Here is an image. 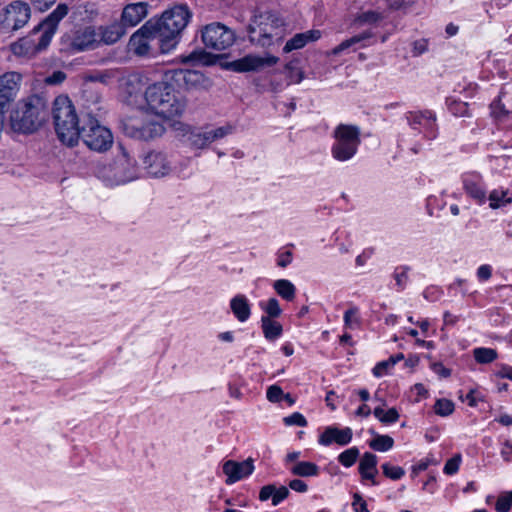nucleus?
Listing matches in <instances>:
<instances>
[{"label": "nucleus", "mask_w": 512, "mask_h": 512, "mask_svg": "<svg viewBox=\"0 0 512 512\" xmlns=\"http://www.w3.org/2000/svg\"><path fill=\"white\" fill-rule=\"evenodd\" d=\"M230 308L239 322H246L251 315L249 301L243 294H237L230 300Z\"/></svg>", "instance_id": "a878e982"}, {"label": "nucleus", "mask_w": 512, "mask_h": 512, "mask_svg": "<svg viewBox=\"0 0 512 512\" xmlns=\"http://www.w3.org/2000/svg\"><path fill=\"white\" fill-rule=\"evenodd\" d=\"M387 18L385 10H362L358 12L353 20V24L356 26L372 25L376 26L380 24L384 19Z\"/></svg>", "instance_id": "393cba45"}, {"label": "nucleus", "mask_w": 512, "mask_h": 512, "mask_svg": "<svg viewBox=\"0 0 512 512\" xmlns=\"http://www.w3.org/2000/svg\"><path fill=\"white\" fill-rule=\"evenodd\" d=\"M500 455L505 462H512V444L510 441L505 440L503 442L500 450Z\"/></svg>", "instance_id": "bf43d9fd"}, {"label": "nucleus", "mask_w": 512, "mask_h": 512, "mask_svg": "<svg viewBox=\"0 0 512 512\" xmlns=\"http://www.w3.org/2000/svg\"><path fill=\"white\" fill-rule=\"evenodd\" d=\"M53 120L60 141L74 146L79 140V119L71 100L67 96H58L53 103Z\"/></svg>", "instance_id": "20e7f679"}, {"label": "nucleus", "mask_w": 512, "mask_h": 512, "mask_svg": "<svg viewBox=\"0 0 512 512\" xmlns=\"http://www.w3.org/2000/svg\"><path fill=\"white\" fill-rule=\"evenodd\" d=\"M289 487L296 491V492H300V493H304L308 490V486L307 484L300 480V479H294V480H291L289 482Z\"/></svg>", "instance_id": "69168bd1"}, {"label": "nucleus", "mask_w": 512, "mask_h": 512, "mask_svg": "<svg viewBox=\"0 0 512 512\" xmlns=\"http://www.w3.org/2000/svg\"><path fill=\"white\" fill-rule=\"evenodd\" d=\"M259 305L267 314L264 317H270V319H273L279 317L282 313L279 302L276 298H270L266 302H260Z\"/></svg>", "instance_id": "e433bc0d"}, {"label": "nucleus", "mask_w": 512, "mask_h": 512, "mask_svg": "<svg viewBox=\"0 0 512 512\" xmlns=\"http://www.w3.org/2000/svg\"><path fill=\"white\" fill-rule=\"evenodd\" d=\"M66 79V74L63 71H54L51 75H49L45 82L49 85H58L61 84Z\"/></svg>", "instance_id": "4d7b16f0"}, {"label": "nucleus", "mask_w": 512, "mask_h": 512, "mask_svg": "<svg viewBox=\"0 0 512 512\" xmlns=\"http://www.w3.org/2000/svg\"><path fill=\"white\" fill-rule=\"evenodd\" d=\"M31 17V8L24 1H13L3 11L1 25L6 31H16L25 26Z\"/></svg>", "instance_id": "ddd939ff"}, {"label": "nucleus", "mask_w": 512, "mask_h": 512, "mask_svg": "<svg viewBox=\"0 0 512 512\" xmlns=\"http://www.w3.org/2000/svg\"><path fill=\"white\" fill-rule=\"evenodd\" d=\"M254 461L248 458L242 462L227 460L223 463V473L227 476L225 483L231 485L250 476L254 471Z\"/></svg>", "instance_id": "a211bd4d"}, {"label": "nucleus", "mask_w": 512, "mask_h": 512, "mask_svg": "<svg viewBox=\"0 0 512 512\" xmlns=\"http://www.w3.org/2000/svg\"><path fill=\"white\" fill-rule=\"evenodd\" d=\"M434 410L440 416H448L454 411V403L448 399H438L434 405Z\"/></svg>", "instance_id": "a19ab883"}, {"label": "nucleus", "mask_w": 512, "mask_h": 512, "mask_svg": "<svg viewBox=\"0 0 512 512\" xmlns=\"http://www.w3.org/2000/svg\"><path fill=\"white\" fill-rule=\"evenodd\" d=\"M432 370L441 377L447 378L451 375V370L446 368L442 363L436 362L431 365Z\"/></svg>", "instance_id": "0e129e2a"}, {"label": "nucleus", "mask_w": 512, "mask_h": 512, "mask_svg": "<svg viewBox=\"0 0 512 512\" xmlns=\"http://www.w3.org/2000/svg\"><path fill=\"white\" fill-rule=\"evenodd\" d=\"M99 31L102 42L114 44L126 33V27L121 21L113 22L110 25L100 27Z\"/></svg>", "instance_id": "cd10ccee"}, {"label": "nucleus", "mask_w": 512, "mask_h": 512, "mask_svg": "<svg viewBox=\"0 0 512 512\" xmlns=\"http://www.w3.org/2000/svg\"><path fill=\"white\" fill-rule=\"evenodd\" d=\"M79 138L90 150L99 153L109 150L114 141L112 132L90 113L83 116Z\"/></svg>", "instance_id": "6e6552de"}, {"label": "nucleus", "mask_w": 512, "mask_h": 512, "mask_svg": "<svg viewBox=\"0 0 512 512\" xmlns=\"http://www.w3.org/2000/svg\"><path fill=\"white\" fill-rule=\"evenodd\" d=\"M475 361L479 364H490L498 358L497 350L487 347H477L472 351Z\"/></svg>", "instance_id": "72a5a7b5"}, {"label": "nucleus", "mask_w": 512, "mask_h": 512, "mask_svg": "<svg viewBox=\"0 0 512 512\" xmlns=\"http://www.w3.org/2000/svg\"><path fill=\"white\" fill-rule=\"evenodd\" d=\"M461 179L466 195L477 205H484L487 201V188L482 175L478 172H467Z\"/></svg>", "instance_id": "2eb2a0df"}, {"label": "nucleus", "mask_w": 512, "mask_h": 512, "mask_svg": "<svg viewBox=\"0 0 512 512\" xmlns=\"http://www.w3.org/2000/svg\"><path fill=\"white\" fill-rule=\"evenodd\" d=\"M401 269H402L401 271H398V270L395 271L394 278H395L396 283L399 286V288L403 289L407 282V279H408V275H407L408 269L406 267H402Z\"/></svg>", "instance_id": "680f3d73"}, {"label": "nucleus", "mask_w": 512, "mask_h": 512, "mask_svg": "<svg viewBox=\"0 0 512 512\" xmlns=\"http://www.w3.org/2000/svg\"><path fill=\"white\" fill-rule=\"evenodd\" d=\"M373 414L377 419L385 424L395 423L400 417L398 411L395 408H390L385 412L383 408L376 407L373 411Z\"/></svg>", "instance_id": "f704fd0d"}, {"label": "nucleus", "mask_w": 512, "mask_h": 512, "mask_svg": "<svg viewBox=\"0 0 512 512\" xmlns=\"http://www.w3.org/2000/svg\"><path fill=\"white\" fill-rule=\"evenodd\" d=\"M289 496V490L285 486H280L279 488H276V492H274L272 497V505L277 506L280 504L283 500H285Z\"/></svg>", "instance_id": "603ef678"}, {"label": "nucleus", "mask_w": 512, "mask_h": 512, "mask_svg": "<svg viewBox=\"0 0 512 512\" xmlns=\"http://www.w3.org/2000/svg\"><path fill=\"white\" fill-rule=\"evenodd\" d=\"M489 207L491 209H499L512 203V197L509 196L508 189L497 188L492 190L487 196Z\"/></svg>", "instance_id": "c85d7f7f"}, {"label": "nucleus", "mask_w": 512, "mask_h": 512, "mask_svg": "<svg viewBox=\"0 0 512 512\" xmlns=\"http://www.w3.org/2000/svg\"><path fill=\"white\" fill-rule=\"evenodd\" d=\"M274 492H276V486L273 484L265 485L260 489L259 499L260 501H267L269 498L272 499Z\"/></svg>", "instance_id": "052dcab7"}, {"label": "nucleus", "mask_w": 512, "mask_h": 512, "mask_svg": "<svg viewBox=\"0 0 512 512\" xmlns=\"http://www.w3.org/2000/svg\"><path fill=\"white\" fill-rule=\"evenodd\" d=\"M283 421H284L285 425H287V426H293V425L299 426V427L307 426V420L299 412H294L290 416L285 417L283 419Z\"/></svg>", "instance_id": "de8ad7c7"}, {"label": "nucleus", "mask_w": 512, "mask_h": 512, "mask_svg": "<svg viewBox=\"0 0 512 512\" xmlns=\"http://www.w3.org/2000/svg\"><path fill=\"white\" fill-rule=\"evenodd\" d=\"M352 507L355 512H369L366 501L358 493L353 495Z\"/></svg>", "instance_id": "864d4df0"}, {"label": "nucleus", "mask_w": 512, "mask_h": 512, "mask_svg": "<svg viewBox=\"0 0 512 512\" xmlns=\"http://www.w3.org/2000/svg\"><path fill=\"white\" fill-rule=\"evenodd\" d=\"M273 288L276 293L287 301H292L295 298L296 287L292 282L286 279H279L273 283Z\"/></svg>", "instance_id": "2f4dec72"}, {"label": "nucleus", "mask_w": 512, "mask_h": 512, "mask_svg": "<svg viewBox=\"0 0 512 512\" xmlns=\"http://www.w3.org/2000/svg\"><path fill=\"white\" fill-rule=\"evenodd\" d=\"M460 462H461L460 455H456V456L452 457L451 459H449L445 463V466H444V469H443L444 473L447 474V475L455 474L458 471V469H459Z\"/></svg>", "instance_id": "8fccbe9b"}, {"label": "nucleus", "mask_w": 512, "mask_h": 512, "mask_svg": "<svg viewBox=\"0 0 512 512\" xmlns=\"http://www.w3.org/2000/svg\"><path fill=\"white\" fill-rule=\"evenodd\" d=\"M352 429L349 427L339 429L334 426H328L319 436L318 442L323 446H329L332 443L345 446L352 440Z\"/></svg>", "instance_id": "412c9836"}, {"label": "nucleus", "mask_w": 512, "mask_h": 512, "mask_svg": "<svg viewBox=\"0 0 512 512\" xmlns=\"http://www.w3.org/2000/svg\"><path fill=\"white\" fill-rule=\"evenodd\" d=\"M261 328L264 337L269 341H275L283 332L282 325L270 317H261Z\"/></svg>", "instance_id": "c756f323"}, {"label": "nucleus", "mask_w": 512, "mask_h": 512, "mask_svg": "<svg viewBox=\"0 0 512 512\" xmlns=\"http://www.w3.org/2000/svg\"><path fill=\"white\" fill-rule=\"evenodd\" d=\"M68 11L69 8L66 4H58L53 12L34 27L28 37L21 39L20 45L25 47L26 53H35L46 49L49 46L60 21L68 14Z\"/></svg>", "instance_id": "39448f33"}, {"label": "nucleus", "mask_w": 512, "mask_h": 512, "mask_svg": "<svg viewBox=\"0 0 512 512\" xmlns=\"http://www.w3.org/2000/svg\"><path fill=\"white\" fill-rule=\"evenodd\" d=\"M98 33L92 26L75 30L70 37L69 47L74 52H81L95 48L98 43Z\"/></svg>", "instance_id": "aec40b11"}, {"label": "nucleus", "mask_w": 512, "mask_h": 512, "mask_svg": "<svg viewBox=\"0 0 512 512\" xmlns=\"http://www.w3.org/2000/svg\"><path fill=\"white\" fill-rule=\"evenodd\" d=\"M286 30L287 25L279 15L265 12L254 17L249 25V37L252 42L265 47L281 41Z\"/></svg>", "instance_id": "423d86ee"}, {"label": "nucleus", "mask_w": 512, "mask_h": 512, "mask_svg": "<svg viewBox=\"0 0 512 512\" xmlns=\"http://www.w3.org/2000/svg\"><path fill=\"white\" fill-rule=\"evenodd\" d=\"M148 13L147 2L131 3L124 7L121 14V22L125 27H134L138 25Z\"/></svg>", "instance_id": "4be33fe9"}, {"label": "nucleus", "mask_w": 512, "mask_h": 512, "mask_svg": "<svg viewBox=\"0 0 512 512\" xmlns=\"http://www.w3.org/2000/svg\"><path fill=\"white\" fill-rule=\"evenodd\" d=\"M442 295V290L436 286H430L426 288L423 292V296L425 299L431 302H435L440 299Z\"/></svg>", "instance_id": "3c124183"}, {"label": "nucleus", "mask_w": 512, "mask_h": 512, "mask_svg": "<svg viewBox=\"0 0 512 512\" xmlns=\"http://www.w3.org/2000/svg\"><path fill=\"white\" fill-rule=\"evenodd\" d=\"M205 135L203 131H191L188 133V141L190 145L197 149H203L207 147V142L204 139Z\"/></svg>", "instance_id": "a18cd8bd"}, {"label": "nucleus", "mask_w": 512, "mask_h": 512, "mask_svg": "<svg viewBox=\"0 0 512 512\" xmlns=\"http://www.w3.org/2000/svg\"><path fill=\"white\" fill-rule=\"evenodd\" d=\"M359 456V450L356 447L349 448L338 456V461L345 467H351Z\"/></svg>", "instance_id": "58836bf2"}, {"label": "nucleus", "mask_w": 512, "mask_h": 512, "mask_svg": "<svg viewBox=\"0 0 512 512\" xmlns=\"http://www.w3.org/2000/svg\"><path fill=\"white\" fill-rule=\"evenodd\" d=\"M495 376L512 380V367L506 364H501L498 370L495 371Z\"/></svg>", "instance_id": "e2e57ef3"}, {"label": "nucleus", "mask_w": 512, "mask_h": 512, "mask_svg": "<svg viewBox=\"0 0 512 512\" xmlns=\"http://www.w3.org/2000/svg\"><path fill=\"white\" fill-rule=\"evenodd\" d=\"M388 9L390 10H400L406 9L408 4L404 0H385Z\"/></svg>", "instance_id": "774afa93"}, {"label": "nucleus", "mask_w": 512, "mask_h": 512, "mask_svg": "<svg viewBox=\"0 0 512 512\" xmlns=\"http://www.w3.org/2000/svg\"><path fill=\"white\" fill-rule=\"evenodd\" d=\"M284 395L285 394L282 388L278 385L269 386L266 392L267 399L273 403L281 402L284 398Z\"/></svg>", "instance_id": "49530a36"}, {"label": "nucleus", "mask_w": 512, "mask_h": 512, "mask_svg": "<svg viewBox=\"0 0 512 512\" xmlns=\"http://www.w3.org/2000/svg\"><path fill=\"white\" fill-rule=\"evenodd\" d=\"M114 78V73L112 71H94L91 72L87 79L91 82H100L103 84H108Z\"/></svg>", "instance_id": "c03bdc74"}, {"label": "nucleus", "mask_w": 512, "mask_h": 512, "mask_svg": "<svg viewBox=\"0 0 512 512\" xmlns=\"http://www.w3.org/2000/svg\"><path fill=\"white\" fill-rule=\"evenodd\" d=\"M47 111L40 99L19 104L10 115V125L15 132L33 133L46 120Z\"/></svg>", "instance_id": "0eeeda50"}, {"label": "nucleus", "mask_w": 512, "mask_h": 512, "mask_svg": "<svg viewBox=\"0 0 512 512\" xmlns=\"http://www.w3.org/2000/svg\"><path fill=\"white\" fill-rule=\"evenodd\" d=\"M191 16L187 5H176L165 11L160 19L154 20V26L162 41L161 53H169L176 47L179 36L186 28Z\"/></svg>", "instance_id": "f03ea898"}, {"label": "nucleus", "mask_w": 512, "mask_h": 512, "mask_svg": "<svg viewBox=\"0 0 512 512\" xmlns=\"http://www.w3.org/2000/svg\"><path fill=\"white\" fill-rule=\"evenodd\" d=\"M282 72L285 74L287 85L298 84L304 79V72L297 59L289 61Z\"/></svg>", "instance_id": "7c9ffc66"}, {"label": "nucleus", "mask_w": 512, "mask_h": 512, "mask_svg": "<svg viewBox=\"0 0 512 512\" xmlns=\"http://www.w3.org/2000/svg\"><path fill=\"white\" fill-rule=\"evenodd\" d=\"M394 440L388 435H377L371 442L370 447L376 451L385 452L393 447Z\"/></svg>", "instance_id": "c9c22d12"}, {"label": "nucleus", "mask_w": 512, "mask_h": 512, "mask_svg": "<svg viewBox=\"0 0 512 512\" xmlns=\"http://www.w3.org/2000/svg\"><path fill=\"white\" fill-rule=\"evenodd\" d=\"M291 473L300 477L317 476L319 467L312 462L301 461L296 462L290 469Z\"/></svg>", "instance_id": "473e14b6"}, {"label": "nucleus", "mask_w": 512, "mask_h": 512, "mask_svg": "<svg viewBox=\"0 0 512 512\" xmlns=\"http://www.w3.org/2000/svg\"><path fill=\"white\" fill-rule=\"evenodd\" d=\"M276 56L260 57L255 55H246L243 58L230 63V67L235 72L258 71L266 66H273L278 62Z\"/></svg>", "instance_id": "6ab92c4d"}, {"label": "nucleus", "mask_w": 512, "mask_h": 512, "mask_svg": "<svg viewBox=\"0 0 512 512\" xmlns=\"http://www.w3.org/2000/svg\"><path fill=\"white\" fill-rule=\"evenodd\" d=\"M144 99L149 109L165 119L180 117L186 110V99L167 81L149 85L144 92Z\"/></svg>", "instance_id": "f257e3e1"}, {"label": "nucleus", "mask_w": 512, "mask_h": 512, "mask_svg": "<svg viewBox=\"0 0 512 512\" xmlns=\"http://www.w3.org/2000/svg\"><path fill=\"white\" fill-rule=\"evenodd\" d=\"M333 138V158L341 162L348 161L357 153L361 143L360 128L355 125L339 124L333 131Z\"/></svg>", "instance_id": "1a4fd4ad"}, {"label": "nucleus", "mask_w": 512, "mask_h": 512, "mask_svg": "<svg viewBox=\"0 0 512 512\" xmlns=\"http://www.w3.org/2000/svg\"><path fill=\"white\" fill-rule=\"evenodd\" d=\"M408 125L422 133L428 140L435 139L437 136L436 115L430 110L410 111L405 114Z\"/></svg>", "instance_id": "4468645a"}, {"label": "nucleus", "mask_w": 512, "mask_h": 512, "mask_svg": "<svg viewBox=\"0 0 512 512\" xmlns=\"http://www.w3.org/2000/svg\"><path fill=\"white\" fill-rule=\"evenodd\" d=\"M32 5L41 10V11H45L47 9H49L55 2L56 0H30Z\"/></svg>", "instance_id": "338daca9"}, {"label": "nucleus", "mask_w": 512, "mask_h": 512, "mask_svg": "<svg viewBox=\"0 0 512 512\" xmlns=\"http://www.w3.org/2000/svg\"><path fill=\"white\" fill-rule=\"evenodd\" d=\"M201 38L206 48L214 51H223L234 44L236 35L226 25L213 22L202 29Z\"/></svg>", "instance_id": "f8f14e48"}, {"label": "nucleus", "mask_w": 512, "mask_h": 512, "mask_svg": "<svg viewBox=\"0 0 512 512\" xmlns=\"http://www.w3.org/2000/svg\"><path fill=\"white\" fill-rule=\"evenodd\" d=\"M121 128L130 138L151 141L161 137L166 129L163 123L148 115L143 118L127 117L121 121Z\"/></svg>", "instance_id": "9d476101"}, {"label": "nucleus", "mask_w": 512, "mask_h": 512, "mask_svg": "<svg viewBox=\"0 0 512 512\" xmlns=\"http://www.w3.org/2000/svg\"><path fill=\"white\" fill-rule=\"evenodd\" d=\"M21 80L22 76L17 72H7L0 76V114L5 106L16 97Z\"/></svg>", "instance_id": "f3484780"}, {"label": "nucleus", "mask_w": 512, "mask_h": 512, "mask_svg": "<svg viewBox=\"0 0 512 512\" xmlns=\"http://www.w3.org/2000/svg\"><path fill=\"white\" fill-rule=\"evenodd\" d=\"M96 175L108 186L122 185L138 178L136 160L132 158L121 144L118 145V153L107 164L99 165Z\"/></svg>", "instance_id": "7ed1b4c3"}, {"label": "nucleus", "mask_w": 512, "mask_h": 512, "mask_svg": "<svg viewBox=\"0 0 512 512\" xmlns=\"http://www.w3.org/2000/svg\"><path fill=\"white\" fill-rule=\"evenodd\" d=\"M155 27L154 19H150L131 36L129 46L136 55L153 57L161 52L162 41Z\"/></svg>", "instance_id": "9b49d317"}, {"label": "nucleus", "mask_w": 512, "mask_h": 512, "mask_svg": "<svg viewBox=\"0 0 512 512\" xmlns=\"http://www.w3.org/2000/svg\"><path fill=\"white\" fill-rule=\"evenodd\" d=\"M394 366V360H385L382 362H379L374 368H373V375L375 377H382L383 375L387 374L389 369Z\"/></svg>", "instance_id": "09e8293b"}, {"label": "nucleus", "mask_w": 512, "mask_h": 512, "mask_svg": "<svg viewBox=\"0 0 512 512\" xmlns=\"http://www.w3.org/2000/svg\"><path fill=\"white\" fill-rule=\"evenodd\" d=\"M345 327L354 329L360 326L359 309L355 306L350 307L344 313Z\"/></svg>", "instance_id": "4c0bfd02"}, {"label": "nucleus", "mask_w": 512, "mask_h": 512, "mask_svg": "<svg viewBox=\"0 0 512 512\" xmlns=\"http://www.w3.org/2000/svg\"><path fill=\"white\" fill-rule=\"evenodd\" d=\"M212 131H213L214 141H217V140L222 139L225 136L231 134L233 132V126L230 124H227L225 126L213 129Z\"/></svg>", "instance_id": "13d9d810"}, {"label": "nucleus", "mask_w": 512, "mask_h": 512, "mask_svg": "<svg viewBox=\"0 0 512 512\" xmlns=\"http://www.w3.org/2000/svg\"><path fill=\"white\" fill-rule=\"evenodd\" d=\"M374 37V34L370 30L363 31L360 34L354 35L346 40H343L339 45L334 47L330 51V55L337 56L344 51L349 49L355 51L358 48H365L369 46L368 41Z\"/></svg>", "instance_id": "5701e85b"}, {"label": "nucleus", "mask_w": 512, "mask_h": 512, "mask_svg": "<svg viewBox=\"0 0 512 512\" xmlns=\"http://www.w3.org/2000/svg\"><path fill=\"white\" fill-rule=\"evenodd\" d=\"M381 468L383 470V474L392 480H399L405 475L403 468L399 466H393L389 463L382 464Z\"/></svg>", "instance_id": "79ce46f5"}, {"label": "nucleus", "mask_w": 512, "mask_h": 512, "mask_svg": "<svg viewBox=\"0 0 512 512\" xmlns=\"http://www.w3.org/2000/svg\"><path fill=\"white\" fill-rule=\"evenodd\" d=\"M179 75L188 86H195L203 81V74L197 71H180Z\"/></svg>", "instance_id": "ea45409f"}, {"label": "nucleus", "mask_w": 512, "mask_h": 512, "mask_svg": "<svg viewBox=\"0 0 512 512\" xmlns=\"http://www.w3.org/2000/svg\"><path fill=\"white\" fill-rule=\"evenodd\" d=\"M377 457L376 455L366 452L359 463V473L362 479L371 480L373 485H377L375 476L377 471Z\"/></svg>", "instance_id": "bb28decb"}, {"label": "nucleus", "mask_w": 512, "mask_h": 512, "mask_svg": "<svg viewBox=\"0 0 512 512\" xmlns=\"http://www.w3.org/2000/svg\"><path fill=\"white\" fill-rule=\"evenodd\" d=\"M320 37L321 32L319 30H308L302 33H297L286 42L283 47V52L290 53L293 50L301 49L308 43L317 41Z\"/></svg>", "instance_id": "b1692460"}, {"label": "nucleus", "mask_w": 512, "mask_h": 512, "mask_svg": "<svg viewBox=\"0 0 512 512\" xmlns=\"http://www.w3.org/2000/svg\"><path fill=\"white\" fill-rule=\"evenodd\" d=\"M293 255L292 252L289 250L279 251L277 254V265L285 268L287 267L291 261H292Z\"/></svg>", "instance_id": "5fc2aeb1"}, {"label": "nucleus", "mask_w": 512, "mask_h": 512, "mask_svg": "<svg viewBox=\"0 0 512 512\" xmlns=\"http://www.w3.org/2000/svg\"><path fill=\"white\" fill-rule=\"evenodd\" d=\"M476 275L479 281H487L492 276V267L488 264H483L478 267Z\"/></svg>", "instance_id": "6e6d98bb"}, {"label": "nucleus", "mask_w": 512, "mask_h": 512, "mask_svg": "<svg viewBox=\"0 0 512 512\" xmlns=\"http://www.w3.org/2000/svg\"><path fill=\"white\" fill-rule=\"evenodd\" d=\"M512 506V491L501 494L495 505L497 512H509Z\"/></svg>", "instance_id": "37998d69"}, {"label": "nucleus", "mask_w": 512, "mask_h": 512, "mask_svg": "<svg viewBox=\"0 0 512 512\" xmlns=\"http://www.w3.org/2000/svg\"><path fill=\"white\" fill-rule=\"evenodd\" d=\"M142 163L147 174L151 177H164L172 170L167 155L161 151H149L143 157Z\"/></svg>", "instance_id": "dca6fc26"}]
</instances>
